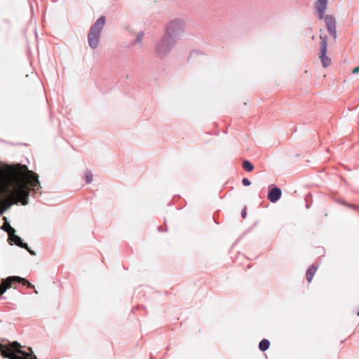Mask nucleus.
<instances>
[{
	"label": "nucleus",
	"instance_id": "1",
	"mask_svg": "<svg viewBox=\"0 0 359 359\" xmlns=\"http://www.w3.org/2000/svg\"><path fill=\"white\" fill-rule=\"evenodd\" d=\"M27 179L25 182L19 183L8 191L10 199L15 201V204L21 203L23 205L28 204L29 196H34L41 188L39 175L27 170Z\"/></svg>",
	"mask_w": 359,
	"mask_h": 359
},
{
	"label": "nucleus",
	"instance_id": "2",
	"mask_svg": "<svg viewBox=\"0 0 359 359\" xmlns=\"http://www.w3.org/2000/svg\"><path fill=\"white\" fill-rule=\"evenodd\" d=\"M31 353L22 350L21 344L17 341H8L6 344H0V354L8 359H37L36 355L29 348Z\"/></svg>",
	"mask_w": 359,
	"mask_h": 359
},
{
	"label": "nucleus",
	"instance_id": "3",
	"mask_svg": "<svg viewBox=\"0 0 359 359\" xmlns=\"http://www.w3.org/2000/svg\"><path fill=\"white\" fill-rule=\"evenodd\" d=\"M177 41L163 34L155 45V54L158 58L166 57L175 48Z\"/></svg>",
	"mask_w": 359,
	"mask_h": 359
},
{
	"label": "nucleus",
	"instance_id": "4",
	"mask_svg": "<svg viewBox=\"0 0 359 359\" xmlns=\"http://www.w3.org/2000/svg\"><path fill=\"white\" fill-rule=\"evenodd\" d=\"M106 22V18L104 15L100 16L90 27L88 34V42L89 46L95 49L99 45L100 32Z\"/></svg>",
	"mask_w": 359,
	"mask_h": 359
},
{
	"label": "nucleus",
	"instance_id": "5",
	"mask_svg": "<svg viewBox=\"0 0 359 359\" xmlns=\"http://www.w3.org/2000/svg\"><path fill=\"white\" fill-rule=\"evenodd\" d=\"M184 28V22L183 20L180 18L174 19L168 22L163 34L177 42L182 36Z\"/></svg>",
	"mask_w": 359,
	"mask_h": 359
},
{
	"label": "nucleus",
	"instance_id": "6",
	"mask_svg": "<svg viewBox=\"0 0 359 359\" xmlns=\"http://www.w3.org/2000/svg\"><path fill=\"white\" fill-rule=\"evenodd\" d=\"M327 36L325 35L320 36V53L319 57L321 60V63L323 67H328L331 63V59L327 56Z\"/></svg>",
	"mask_w": 359,
	"mask_h": 359
},
{
	"label": "nucleus",
	"instance_id": "7",
	"mask_svg": "<svg viewBox=\"0 0 359 359\" xmlns=\"http://www.w3.org/2000/svg\"><path fill=\"white\" fill-rule=\"evenodd\" d=\"M323 19L325 20L326 28L330 35L334 39H336V38L337 37V34L336 30L337 21L335 17L332 15H325Z\"/></svg>",
	"mask_w": 359,
	"mask_h": 359
},
{
	"label": "nucleus",
	"instance_id": "8",
	"mask_svg": "<svg viewBox=\"0 0 359 359\" xmlns=\"http://www.w3.org/2000/svg\"><path fill=\"white\" fill-rule=\"evenodd\" d=\"M8 242L11 245H15L21 248H28V244L25 243L20 236L15 234L16 230L13 227H11Z\"/></svg>",
	"mask_w": 359,
	"mask_h": 359
},
{
	"label": "nucleus",
	"instance_id": "9",
	"mask_svg": "<svg viewBox=\"0 0 359 359\" xmlns=\"http://www.w3.org/2000/svg\"><path fill=\"white\" fill-rule=\"evenodd\" d=\"M282 196L281 189L274 184H270L268 187L267 198L271 203L278 201Z\"/></svg>",
	"mask_w": 359,
	"mask_h": 359
},
{
	"label": "nucleus",
	"instance_id": "10",
	"mask_svg": "<svg viewBox=\"0 0 359 359\" xmlns=\"http://www.w3.org/2000/svg\"><path fill=\"white\" fill-rule=\"evenodd\" d=\"M15 283V278L13 276H8L6 278H3L0 283V299H5L2 295L6 292L7 290L12 287V285Z\"/></svg>",
	"mask_w": 359,
	"mask_h": 359
},
{
	"label": "nucleus",
	"instance_id": "11",
	"mask_svg": "<svg viewBox=\"0 0 359 359\" xmlns=\"http://www.w3.org/2000/svg\"><path fill=\"white\" fill-rule=\"evenodd\" d=\"M327 4V0H317L316 2L315 8L319 20H323L325 17Z\"/></svg>",
	"mask_w": 359,
	"mask_h": 359
},
{
	"label": "nucleus",
	"instance_id": "12",
	"mask_svg": "<svg viewBox=\"0 0 359 359\" xmlns=\"http://www.w3.org/2000/svg\"><path fill=\"white\" fill-rule=\"evenodd\" d=\"M144 36V33L143 31H140L137 34V36L134 40H133L131 42H130L126 48H132L133 47L135 46L136 45L138 46L139 48H142L143 47V38Z\"/></svg>",
	"mask_w": 359,
	"mask_h": 359
},
{
	"label": "nucleus",
	"instance_id": "13",
	"mask_svg": "<svg viewBox=\"0 0 359 359\" xmlns=\"http://www.w3.org/2000/svg\"><path fill=\"white\" fill-rule=\"evenodd\" d=\"M15 278V283H22V285H25L27 288L29 289H34V292L36 294L38 293L37 290L35 289V287L33 284H32L30 282H29L27 279L22 278L20 276H14Z\"/></svg>",
	"mask_w": 359,
	"mask_h": 359
},
{
	"label": "nucleus",
	"instance_id": "14",
	"mask_svg": "<svg viewBox=\"0 0 359 359\" xmlns=\"http://www.w3.org/2000/svg\"><path fill=\"white\" fill-rule=\"evenodd\" d=\"M317 269H318V266H315L314 264H312L307 269L306 273V278L309 283H310L312 280V279L317 271Z\"/></svg>",
	"mask_w": 359,
	"mask_h": 359
},
{
	"label": "nucleus",
	"instance_id": "15",
	"mask_svg": "<svg viewBox=\"0 0 359 359\" xmlns=\"http://www.w3.org/2000/svg\"><path fill=\"white\" fill-rule=\"evenodd\" d=\"M270 347V341L267 339H262L259 343V349L264 352L268 350Z\"/></svg>",
	"mask_w": 359,
	"mask_h": 359
},
{
	"label": "nucleus",
	"instance_id": "16",
	"mask_svg": "<svg viewBox=\"0 0 359 359\" xmlns=\"http://www.w3.org/2000/svg\"><path fill=\"white\" fill-rule=\"evenodd\" d=\"M242 168L246 172H252L254 170L255 166L249 160L245 159L243 161Z\"/></svg>",
	"mask_w": 359,
	"mask_h": 359
},
{
	"label": "nucleus",
	"instance_id": "17",
	"mask_svg": "<svg viewBox=\"0 0 359 359\" xmlns=\"http://www.w3.org/2000/svg\"><path fill=\"white\" fill-rule=\"evenodd\" d=\"M4 219L5 222L3 225L1 226L0 229L3 231H6L9 235L11 233L10 229L12 226L10 225V223L8 221L6 217H4Z\"/></svg>",
	"mask_w": 359,
	"mask_h": 359
},
{
	"label": "nucleus",
	"instance_id": "18",
	"mask_svg": "<svg viewBox=\"0 0 359 359\" xmlns=\"http://www.w3.org/2000/svg\"><path fill=\"white\" fill-rule=\"evenodd\" d=\"M85 180L86 184H90L93 181V174L89 170L85 171Z\"/></svg>",
	"mask_w": 359,
	"mask_h": 359
},
{
	"label": "nucleus",
	"instance_id": "19",
	"mask_svg": "<svg viewBox=\"0 0 359 359\" xmlns=\"http://www.w3.org/2000/svg\"><path fill=\"white\" fill-rule=\"evenodd\" d=\"M339 203L343 204L344 205H345L346 207L351 208L354 209L355 210H358V206L356 205L348 204L346 202H345L344 201H340Z\"/></svg>",
	"mask_w": 359,
	"mask_h": 359
},
{
	"label": "nucleus",
	"instance_id": "20",
	"mask_svg": "<svg viewBox=\"0 0 359 359\" xmlns=\"http://www.w3.org/2000/svg\"><path fill=\"white\" fill-rule=\"evenodd\" d=\"M242 184L245 187H248L251 184V181L248 178H243L242 180Z\"/></svg>",
	"mask_w": 359,
	"mask_h": 359
},
{
	"label": "nucleus",
	"instance_id": "21",
	"mask_svg": "<svg viewBox=\"0 0 359 359\" xmlns=\"http://www.w3.org/2000/svg\"><path fill=\"white\" fill-rule=\"evenodd\" d=\"M31 255L35 256L36 254V252L32 250L29 246L28 248H25Z\"/></svg>",
	"mask_w": 359,
	"mask_h": 359
},
{
	"label": "nucleus",
	"instance_id": "22",
	"mask_svg": "<svg viewBox=\"0 0 359 359\" xmlns=\"http://www.w3.org/2000/svg\"><path fill=\"white\" fill-rule=\"evenodd\" d=\"M158 231H160V232H164V231H168V229H167V227L163 228V226H159L158 227Z\"/></svg>",
	"mask_w": 359,
	"mask_h": 359
},
{
	"label": "nucleus",
	"instance_id": "23",
	"mask_svg": "<svg viewBox=\"0 0 359 359\" xmlns=\"http://www.w3.org/2000/svg\"><path fill=\"white\" fill-rule=\"evenodd\" d=\"M359 72V66L355 67L353 71H352V73L353 74H358Z\"/></svg>",
	"mask_w": 359,
	"mask_h": 359
},
{
	"label": "nucleus",
	"instance_id": "24",
	"mask_svg": "<svg viewBox=\"0 0 359 359\" xmlns=\"http://www.w3.org/2000/svg\"><path fill=\"white\" fill-rule=\"evenodd\" d=\"M241 217L243 218H245L246 217V210L245 209H243L241 212Z\"/></svg>",
	"mask_w": 359,
	"mask_h": 359
},
{
	"label": "nucleus",
	"instance_id": "25",
	"mask_svg": "<svg viewBox=\"0 0 359 359\" xmlns=\"http://www.w3.org/2000/svg\"><path fill=\"white\" fill-rule=\"evenodd\" d=\"M198 54V51L197 50H193L191 53V57H194L195 55Z\"/></svg>",
	"mask_w": 359,
	"mask_h": 359
},
{
	"label": "nucleus",
	"instance_id": "26",
	"mask_svg": "<svg viewBox=\"0 0 359 359\" xmlns=\"http://www.w3.org/2000/svg\"><path fill=\"white\" fill-rule=\"evenodd\" d=\"M306 207L307 209L309 208V205L308 203L306 204Z\"/></svg>",
	"mask_w": 359,
	"mask_h": 359
},
{
	"label": "nucleus",
	"instance_id": "27",
	"mask_svg": "<svg viewBox=\"0 0 359 359\" xmlns=\"http://www.w3.org/2000/svg\"><path fill=\"white\" fill-rule=\"evenodd\" d=\"M4 213V211H0V216Z\"/></svg>",
	"mask_w": 359,
	"mask_h": 359
},
{
	"label": "nucleus",
	"instance_id": "28",
	"mask_svg": "<svg viewBox=\"0 0 359 359\" xmlns=\"http://www.w3.org/2000/svg\"><path fill=\"white\" fill-rule=\"evenodd\" d=\"M150 358L151 359H154L152 355H150Z\"/></svg>",
	"mask_w": 359,
	"mask_h": 359
},
{
	"label": "nucleus",
	"instance_id": "29",
	"mask_svg": "<svg viewBox=\"0 0 359 359\" xmlns=\"http://www.w3.org/2000/svg\"><path fill=\"white\" fill-rule=\"evenodd\" d=\"M357 316H359V311L357 313Z\"/></svg>",
	"mask_w": 359,
	"mask_h": 359
}]
</instances>
